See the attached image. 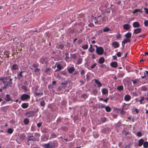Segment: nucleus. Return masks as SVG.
Segmentation results:
<instances>
[{
    "label": "nucleus",
    "mask_w": 148,
    "mask_h": 148,
    "mask_svg": "<svg viewBox=\"0 0 148 148\" xmlns=\"http://www.w3.org/2000/svg\"><path fill=\"white\" fill-rule=\"evenodd\" d=\"M12 80L9 77H4L1 78V81L4 84L3 88L5 89L8 86H11L12 84Z\"/></svg>",
    "instance_id": "f257e3e1"
},
{
    "label": "nucleus",
    "mask_w": 148,
    "mask_h": 148,
    "mask_svg": "<svg viewBox=\"0 0 148 148\" xmlns=\"http://www.w3.org/2000/svg\"><path fill=\"white\" fill-rule=\"evenodd\" d=\"M96 51L98 54L101 55L103 54L104 50L102 47H99L96 49Z\"/></svg>",
    "instance_id": "f03ea898"
},
{
    "label": "nucleus",
    "mask_w": 148,
    "mask_h": 148,
    "mask_svg": "<svg viewBox=\"0 0 148 148\" xmlns=\"http://www.w3.org/2000/svg\"><path fill=\"white\" fill-rule=\"evenodd\" d=\"M30 98L29 95L26 94H23L21 96V99L22 101L26 100L29 99Z\"/></svg>",
    "instance_id": "7ed1b4c3"
},
{
    "label": "nucleus",
    "mask_w": 148,
    "mask_h": 148,
    "mask_svg": "<svg viewBox=\"0 0 148 148\" xmlns=\"http://www.w3.org/2000/svg\"><path fill=\"white\" fill-rule=\"evenodd\" d=\"M42 146L45 148H53V145L51 143H47L42 145Z\"/></svg>",
    "instance_id": "20e7f679"
},
{
    "label": "nucleus",
    "mask_w": 148,
    "mask_h": 148,
    "mask_svg": "<svg viewBox=\"0 0 148 148\" xmlns=\"http://www.w3.org/2000/svg\"><path fill=\"white\" fill-rule=\"evenodd\" d=\"M5 100L8 101H13V100L11 99V97H10V95L9 94H7L6 95V97L5 98Z\"/></svg>",
    "instance_id": "39448f33"
},
{
    "label": "nucleus",
    "mask_w": 148,
    "mask_h": 148,
    "mask_svg": "<svg viewBox=\"0 0 148 148\" xmlns=\"http://www.w3.org/2000/svg\"><path fill=\"white\" fill-rule=\"evenodd\" d=\"M131 27V26L129 24H126L123 25V28L126 30H128Z\"/></svg>",
    "instance_id": "423d86ee"
},
{
    "label": "nucleus",
    "mask_w": 148,
    "mask_h": 148,
    "mask_svg": "<svg viewBox=\"0 0 148 148\" xmlns=\"http://www.w3.org/2000/svg\"><path fill=\"white\" fill-rule=\"evenodd\" d=\"M11 69L12 71L17 70L18 69V66L17 64H14L12 66Z\"/></svg>",
    "instance_id": "0eeeda50"
},
{
    "label": "nucleus",
    "mask_w": 148,
    "mask_h": 148,
    "mask_svg": "<svg viewBox=\"0 0 148 148\" xmlns=\"http://www.w3.org/2000/svg\"><path fill=\"white\" fill-rule=\"evenodd\" d=\"M130 38H125L123 41L122 42V45L123 47H124V45H123V44H125L128 42H130Z\"/></svg>",
    "instance_id": "6e6552de"
},
{
    "label": "nucleus",
    "mask_w": 148,
    "mask_h": 148,
    "mask_svg": "<svg viewBox=\"0 0 148 148\" xmlns=\"http://www.w3.org/2000/svg\"><path fill=\"white\" fill-rule=\"evenodd\" d=\"M111 66L113 68H116L118 64L117 62H113L110 63Z\"/></svg>",
    "instance_id": "1a4fd4ad"
},
{
    "label": "nucleus",
    "mask_w": 148,
    "mask_h": 148,
    "mask_svg": "<svg viewBox=\"0 0 148 148\" xmlns=\"http://www.w3.org/2000/svg\"><path fill=\"white\" fill-rule=\"evenodd\" d=\"M133 26L134 28H137L140 26V24L138 22H135L133 23Z\"/></svg>",
    "instance_id": "9d476101"
},
{
    "label": "nucleus",
    "mask_w": 148,
    "mask_h": 148,
    "mask_svg": "<svg viewBox=\"0 0 148 148\" xmlns=\"http://www.w3.org/2000/svg\"><path fill=\"white\" fill-rule=\"evenodd\" d=\"M141 31V28H137L134 30V33L135 34H137L140 33Z\"/></svg>",
    "instance_id": "9b49d317"
},
{
    "label": "nucleus",
    "mask_w": 148,
    "mask_h": 148,
    "mask_svg": "<svg viewBox=\"0 0 148 148\" xmlns=\"http://www.w3.org/2000/svg\"><path fill=\"white\" fill-rule=\"evenodd\" d=\"M112 45L114 48H117L119 47V44L117 42L115 41L112 43Z\"/></svg>",
    "instance_id": "f8f14e48"
},
{
    "label": "nucleus",
    "mask_w": 148,
    "mask_h": 148,
    "mask_svg": "<svg viewBox=\"0 0 148 148\" xmlns=\"http://www.w3.org/2000/svg\"><path fill=\"white\" fill-rule=\"evenodd\" d=\"M131 98V96L128 95H126L124 97V99L126 101H130Z\"/></svg>",
    "instance_id": "ddd939ff"
},
{
    "label": "nucleus",
    "mask_w": 148,
    "mask_h": 148,
    "mask_svg": "<svg viewBox=\"0 0 148 148\" xmlns=\"http://www.w3.org/2000/svg\"><path fill=\"white\" fill-rule=\"evenodd\" d=\"M75 69L73 67H71L69 68L68 69V71L70 73H72L74 71Z\"/></svg>",
    "instance_id": "4468645a"
},
{
    "label": "nucleus",
    "mask_w": 148,
    "mask_h": 148,
    "mask_svg": "<svg viewBox=\"0 0 148 148\" xmlns=\"http://www.w3.org/2000/svg\"><path fill=\"white\" fill-rule=\"evenodd\" d=\"M40 62L42 64H44L45 63L46 64L47 62V59L46 58H41L40 60Z\"/></svg>",
    "instance_id": "2eb2a0df"
},
{
    "label": "nucleus",
    "mask_w": 148,
    "mask_h": 148,
    "mask_svg": "<svg viewBox=\"0 0 148 148\" xmlns=\"http://www.w3.org/2000/svg\"><path fill=\"white\" fill-rule=\"evenodd\" d=\"M95 82L97 85V87H100L102 86V84L101 83V82H99L98 80L97 79H95Z\"/></svg>",
    "instance_id": "dca6fc26"
},
{
    "label": "nucleus",
    "mask_w": 148,
    "mask_h": 148,
    "mask_svg": "<svg viewBox=\"0 0 148 148\" xmlns=\"http://www.w3.org/2000/svg\"><path fill=\"white\" fill-rule=\"evenodd\" d=\"M24 71H21L19 73H18L17 74V77L19 79H20L21 78L23 77L22 73L24 72Z\"/></svg>",
    "instance_id": "f3484780"
},
{
    "label": "nucleus",
    "mask_w": 148,
    "mask_h": 148,
    "mask_svg": "<svg viewBox=\"0 0 148 148\" xmlns=\"http://www.w3.org/2000/svg\"><path fill=\"white\" fill-rule=\"evenodd\" d=\"M144 142V140L142 139H140L138 141V146L139 147H140L143 144Z\"/></svg>",
    "instance_id": "a211bd4d"
},
{
    "label": "nucleus",
    "mask_w": 148,
    "mask_h": 148,
    "mask_svg": "<svg viewBox=\"0 0 148 148\" xmlns=\"http://www.w3.org/2000/svg\"><path fill=\"white\" fill-rule=\"evenodd\" d=\"M56 47L58 48L62 49L64 48V45L63 44H60L59 45H57L56 46Z\"/></svg>",
    "instance_id": "6ab92c4d"
},
{
    "label": "nucleus",
    "mask_w": 148,
    "mask_h": 148,
    "mask_svg": "<svg viewBox=\"0 0 148 148\" xmlns=\"http://www.w3.org/2000/svg\"><path fill=\"white\" fill-rule=\"evenodd\" d=\"M138 12H140V13H142L143 12V11L141 9H136L133 12V13L134 14H135L136 13Z\"/></svg>",
    "instance_id": "aec40b11"
},
{
    "label": "nucleus",
    "mask_w": 148,
    "mask_h": 148,
    "mask_svg": "<svg viewBox=\"0 0 148 148\" xmlns=\"http://www.w3.org/2000/svg\"><path fill=\"white\" fill-rule=\"evenodd\" d=\"M105 61V59L103 57H102L100 58L99 59V62L101 64L103 63Z\"/></svg>",
    "instance_id": "412c9836"
},
{
    "label": "nucleus",
    "mask_w": 148,
    "mask_h": 148,
    "mask_svg": "<svg viewBox=\"0 0 148 148\" xmlns=\"http://www.w3.org/2000/svg\"><path fill=\"white\" fill-rule=\"evenodd\" d=\"M100 121L102 123L106 122L107 121V118L106 117H101L100 119Z\"/></svg>",
    "instance_id": "4be33fe9"
},
{
    "label": "nucleus",
    "mask_w": 148,
    "mask_h": 148,
    "mask_svg": "<svg viewBox=\"0 0 148 148\" xmlns=\"http://www.w3.org/2000/svg\"><path fill=\"white\" fill-rule=\"evenodd\" d=\"M45 72L47 74L50 75L51 72L50 71V69L49 68H48L46 69Z\"/></svg>",
    "instance_id": "5701e85b"
},
{
    "label": "nucleus",
    "mask_w": 148,
    "mask_h": 148,
    "mask_svg": "<svg viewBox=\"0 0 148 148\" xmlns=\"http://www.w3.org/2000/svg\"><path fill=\"white\" fill-rule=\"evenodd\" d=\"M21 106L23 108H27L28 106V105L27 103H23L22 105Z\"/></svg>",
    "instance_id": "b1692460"
},
{
    "label": "nucleus",
    "mask_w": 148,
    "mask_h": 148,
    "mask_svg": "<svg viewBox=\"0 0 148 148\" xmlns=\"http://www.w3.org/2000/svg\"><path fill=\"white\" fill-rule=\"evenodd\" d=\"M29 138L28 140V141H35L36 140V138L34 137L33 136H28Z\"/></svg>",
    "instance_id": "393cba45"
},
{
    "label": "nucleus",
    "mask_w": 148,
    "mask_h": 148,
    "mask_svg": "<svg viewBox=\"0 0 148 148\" xmlns=\"http://www.w3.org/2000/svg\"><path fill=\"white\" fill-rule=\"evenodd\" d=\"M93 136L95 138H97L99 136V134L96 132H94L93 133Z\"/></svg>",
    "instance_id": "a878e982"
},
{
    "label": "nucleus",
    "mask_w": 148,
    "mask_h": 148,
    "mask_svg": "<svg viewBox=\"0 0 148 148\" xmlns=\"http://www.w3.org/2000/svg\"><path fill=\"white\" fill-rule=\"evenodd\" d=\"M102 92L103 94L106 95L108 93V90L106 88H103L102 90Z\"/></svg>",
    "instance_id": "bb28decb"
},
{
    "label": "nucleus",
    "mask_w": 148,
    "mask_h": 148,
    "mask_svg": "<svg viewBox=\"0 0 148 148\" xmlns=\"http://www.w3.org/2000/svg\"><path fill=\"white\" fill-rule=\"evenodd\" d=\"M132 34L130 32L127 33L125 35V36L127 38H130L131 37Z\"/></svg>",
    "instance_id": "cd10ccee"
},
{
    "label": "nucleus",
    "mask_w": 148,
    "mask_h": 148,
    "mask_svg": "<svg viewBox=\"0 0 148 148\" xmlns=\"http://www.w3.org/2000/svg\"><path fill=\"white\" fill-rule=\"evenodd\" d=\"M45 101L44 100H42L41 101L40 103V105L41 106L44 107L45 105Z\"/></svg>",
    "instance_id": "c85d7f7f"
},
{
    "label": "nucleus",
    "mask_w": 148,
    "mask_h": 148,
    "mask_svg": "<svg viewBox=\"0 0 148 148\" xmlns=\"http://www.w3.org/2000/svg\"><path fill=\"white\" fill-rule=\"evenodd\" d=\"M143 147L145 148H147L148 147V143L147 142L145 141L143 143Z\"/></svg>",
    "instance_id": "c756f323"
},
{
    "label": "nucleus",
    "mask_w": 148,
    "mask_h": 148,
    "mask_svg": "<svg viewBox=\"0 0 148 148\" xmlns=\"http://www.w3.org/2000/svg\"><path fill=\"white\" fill-rule=\"evenodd\" d=\"M92 47V45H90V48L88 49L89 51L91 53L93 51L95 50Z\"/></svg>",
    "instance_id": "7c9ffc66"
},
{
    "label": "nucleus",
    "mask_w": 148,
    "mask_h": 148,
    "mask_svg": "<svg viewBox=\"0 0 148 148\" xmlns=\"http://www.w3.org/2000/svg\"><path fill=\"white\" fill-rule=\"evenodd\" d=\"M105 109L106 111L107 112H110L111 111V108L108 106H106Z\"/></svg>",
    "instance_id": "2f4dec72"
},
{
    "label": "nucleus",
    "mask_w": 148,
    "mask_h": 148,
    "mask_svg": "<svg viewBox=\"0 0 148 148\" xmlns=\"http://www.w3.org/2000/svg\"><path fill=\"white\" fill-rule=\"evenodd\" d=\"M24 122L25 124L27 125L29 123V120L27 119H25L24 120Z\"/></svg>",
    "instance_id": "473e14b6"
},
{
    "label": "nucleus",
    "mask_w": 148,
    "mask_h": 148,
    "mask_svg": "<svg viewBox=\"0 0 148 148\" xmlns=\"http://www.w3.org/2000/svg\"><path fill=\"white\" fill-rule=\"evenodd\" d=\"M123 89V86H118L117 89L119 90H122Z\"/></svg>",
    "instance_id": "72a5a7b5"
},
{
    "label": "nucleus",
    "mask_w": 148,
    "mask_h": 148,
    "mask_svg": "<svg viewBox=\"0 0 148 148\" xmlns=\"http://www.w3.org/2000/svg\"><path fill=\"white\" fill-rule=\"evenodd\" d=\"M13 130L11 128H9L8 129L7 132L8 133L10 134H11L12 133Z\"/></svg>",
    "instance_id": "f704fd0d"
},
{
    "label": "nucleus",
    "mask_w": 148,
    "mask_h": 148,
    "mask_svg": "<svg viewBox=\"0 0 148 148\" xmlns=\"http://www.w3.org/2000/svg\"><path fill=\"white\" fill-rule=\"evenodd\" d=\"M81 96L82 98L84 99H86L88 97L87 95L85 94H82V95Z\"/></svg>",
    "instance_id": "c9c22d12"
},
{
    "label": "nucleus",
    "mask_w": 148,
    "mask_h": 148,
    "mask_svg": "<svg viewBox=\"0 0 148 148\" xmlns=\"http://www.w3.org/2000/svg\"><path fill=\"white\" fill-rule=\"evenodd\" d=\"M36 95L38 97H40V96L42 95L43 94V93L42 92H41V93H37L36 92L35 93Z\"/></svg>",
    "instance_id": "e433bc0d"
},
{
    "label": "nucleus",
    "mask_w": 148,
    "mask_h": 148,
    "mask_svg": "<svg viewBox=\"0 0 148 148\" xmlns=\"http://www.w3.org/2000/svg\"><path fill=\"white\" fill-rule=\"evenodd\" d=\"M134 84L135 85L136 84H137L139 82V81L138 79H136L134 80H132Z\"/></svg>",
    "instance_id": "4c0bfd02"
},
{
    "label": "nucleus",
    "mask_w": 148,
    "mask_h": 148,
    "mask_svg": "<svg viewBox=\"0 0 148 148\" xmlns=\"http://www.w3.org/2000/svg\"><path fill=\"white\" fill-rule=\"evenodd\" d=\"M57 69H58V70H59V71H60L61 69L62 66L60 64H58L57 65Z\"/></svg>",
    "instance_id": "58836bf2"
},
{
    "label": "nucleus",
    "mask_w": 148,
    "mask_h": 148,
    "mask_svg": "<svg viewBox=\"0 0 148 148\" xmlns=\"http://www.w3.org/2000/svg\"><path fill=\"white\" fill-rule=\"evenodd\" d=\"M88 47V46L87 45H83L82 48L84 49H86Z\"/></svg>",
    "instance_id": "ea45409f"
},
{
    "label": "nucleus",
    "mask_w": 148,
    "mask_h": 148,
    "mask_svg": "<svg viewBox=\"0 0 148 148\" xmlns=\"http://www.w3.org/2000/svg\"><path fill=\"white\" fill-rule=\"evenodd\" d=\"M109 30H110V29L108 27H106L104 29H103V31L104 32H108Z\"/></svg>",
    "instance_id": "a19ab883"
},
{
    "label": "nucleus",
    "mask_w": 148,
    "mask_h": 148,
    "mask_svg": "<svg viewBox=\"0 0 148 148\" xmlns=\"http://www.w3.org/2000/svg\"><path fill=\"white\" fill-rule=\"evenodd\" d=\"M99 108H105L106 107V106L105 105L103 104H100L99 105Z\"/></svg>",
    "instance_id": "79ce46f5"
},
{
    "label": "nucleus",
    "mask_w": 148,
    "mask_h": 148,
    "mask_svg": "<svg viewBox=\"0 0 148 148\" xmlns=\"http://www.w3.org/2000/svg\"><path fill=\"white\" fill-rule=\"evenodd\" d=\"M82 61V58H79L78 60L77 63L78 64H80L81 63Z\"/></svg>",
    "instance_id": "37998d69"
},
{
    "label": "nucleus",
    "mask_w": 148,
    "mask_h": 148,
    "mask_svg": "<svg viewBox=\"0 0 148 148\" xmlns=\"http://www.w3.org/2000/svg\"><path fill=\"white\" fill-rule=\"evenodd\" d=\"M142 89L143 91H145L147 90V88L145 86H143L142 87Z\"/></svg>",
    "instance_id": "c03bdc74"
},
{
    "label": "nucleus",
    "mask_w": 148,
    "mask_h": 148,
    "mask_svg": "<svg viewBox=\"0 0 148 148\" xmlns=\"http://www.w3.org/2000/svg\"><path fill=\"white\" fill-rule=\"evenodd\" d=\"M144 24L145 26H148V20L145 21H144Z\"/></svg>",
    "instance_id": "a18cd8bd"
},
{
    "label": "nucleus",
    "mask_w": 148,
    "mask_h": 148,
    "mask_svg": "<svg viewBox=\"0 0 148 148\" xmlns=\"http://www.w3.org/2000/svg\"><path fill=\"white\" fill-rule=\"evenodd\" d=\"M122 54V53L120 52H119L116 53L117 56L119 57H120Z\"/></svg>",
    "instance_id": "49530a36"
},
{
    "label": "nucleus",
    "mask_w": 148,
    "mask_h": 148,
    "mask_svg": "<svg viewBox=\"0 0 148 148\" xmlns=\"http://www.w3.org/2000/svg\"><path fill=\"white\" fill-rule=\"evenodd\" d=\"M22 88L23 90H24L25 91H27V89L26 87L24 86H22Z\"/></svg>",
    "instance_id": "de8ad7c7"
},
{
    "label": "nucleus",
    "mask_w": 148,
    "mask_h": 148,
    "mask_svg": "<svg viewBox=\"0 0 148 148\" xmlns=\"http://www.w3.org/2000/svg\"><path fill=\"white\" fill-rule=\"evenodd\" d=\"M137 135L139 137L141 136H142V133L140 132H138L137 134Z\"/></svg>",
    "instance_id": "09e8293b"
},
{
    "label": "nucleus",
    "mask_w": 148,
    "mask_h": 148,
    "mask_svg": "<svg viewBox=\"0 0 148 148\" xmlns=\"http://www.w3.org/2000/svg\"><path fill=\"white\" fill-rule=\"evenodd\" d=\"M144 99V98L143 97H141V99L140 101V104H142V101H143Z\"/></svg>",
    "instance_id": "8fccbe9b"
},
{
    "label": "nucleus",
    "mask_w": 148,
    "mask_h": 148,
    "mask_svg": "<svg viewBox=\"0 0 148 148\" xmlns=\"http://www.w3.org/2000/svg\"><path fill=\"white\" fill-rule=\"evenodd\" d=\"M96 65H97L96 63H95V64H93L91 66V69L94 68L96 66Z\"/></svg>",
    "instance_id": "3c124183"
},
{
    "label": "nucleus",
    "mask_w": 148,
    "mask_h": 148,
    "mask_svg": "<svg viewBox=\"0 0 148 148\" xmlns=\"http://www.w3.org/2000/svg\"><path fill=\"white\" fill-rule=\"evenodd\" d=\"M144 10L147 14H148V9L146 8H144Z\"/></svg>",
    "instance_id": "603ef678"
},
{
    "label": "nucleus",
    "mask_w": 148,
    "mask_h": 148,
    "mask_svg": "<svg viewBox=\"0 0 148 148\" xmlns=\"http://www.w3.org/2000/svg\"><path fill=\"white\" fill-rule=\"evenodd\" d=\"M116 37L118 39H119L121 37V35L120 34H119L116 35Z\"/></svg>",
    "instance_id": "864d4df0"
},
{
    "label": "nucleus",
    "mask_w": 148,
    "mask_h": 148,
    "mask_svg": "<svg viewBox=\"0 0 148 148\" xmlns=\"http://www.w3.org/2000/svg\"><path fill=\"white\" fill-rule=\"evenodd\" d=\"M42 124L41 123H38L37 124V126L38 127H40L41 126Z\"/></svg>",
    "instance_id": "5fc2aeb1"
},
{
    "label": "nucleus",
    "mask_w": 148,
    "mask_h": 148,
    "mask_svg": "<svg viewBox=\"0 0 148 148\" xmlns=\"http://www.w3.org/2000/svg\"><path fill=\"white\" fill-rule=\"evenodd\" d=\"M61 74L64 75H65L66 74V73L65 72L62 71L61 72Z\"/></svg>",
    "instance_id": "6e6d98bb"
},
{
    "label": "nucleus",
    "mask_w": 148,
    "mask_h": 148,
    "mask_svg": "<svg viewBox=\"0 0 148 148\" xmlns=\"http://www.w3.org/2000/svg\"><path fill=\"white\" fill-rule=\"evenodd\" d=\"M40 70L39 69H36L34 71L35 72H39Z\"/></svg>",
    "instance_id": "4d7b16f0"
},
{
    "label": "nucleus",
    "mask_w": 148,
    "mask_h": 148,
    "mask_svg": "<svg viewBox=\"0 0 148 148\" xmlns=\"http://www.w3.org/2000/svg\"><path fill=\"white\" fill-rule=\"evenodd\" d=\"M131 146V145L130 144H129L126 146L124 148H129Z\"/></svg>",
    "instance_id": "13d9d810"
},
{
    "label": "nucleus",
    "mask_w": 148,
    "mask_h": 148,
    "mask_svg": "<svg viewBox=\"0 0 148 148\" xmlns=\"http://www.w3.org/2000/svg\"><path fill=\"white\" fill-rule=\"evenodd\" d=\"M72 58L74 59H75L76 58V56L75 54H73L72 56Z\"/></svg>",
    "instance_id": "bf43d9fd"
},
{
    "label": "nucleus",
    "mask_w": 148,
    "mask_h": 148,
    "mask_svg": "<svg viewBox=\"0 0 148 148\" xmlns=\"http://www.w3.org/2000/svg\"><path fill=\"white\" fill-rule=\"evenodd\" d=\"M80 73H81V75H83L84 74V70H82L81 72H80Z\"/></svg>",
    "instance_id": "052dcab7"
},
{
    "label": "nucleus",
    "mask_w": 148,
    "mask_h": 148,
    "mask_svg": "<svg viewBox=\"0 0 148 148\" xmlns=\"http://www.w3.org/2000/svg\"><path fill=\"white\" fill-rule=\"evenodd\" d=\"M123 76V75L122 74H120L118 75V77H122Z\"/></svg>",
    "instance_id": "680f3d73"
},
{
    "label": "nucleus",
    "mask_w": 148,
    "mask_h": 148,
    "mask_svg": "<svg viewBox=\"0 0 148 148\" xmlns=\"http://www.w3.org/2000/svg\"><path fill=\"white\" fill-rule=\"evenodd\" d=\"M108 99H109L108 98H107L103 100V101H104L105 102L107 103V101L108 100Z\"/></svg>",
    "instance_id": "e2e57ef3"
},
{
    "label": "nucleus",
    "mask_w": 148,
    "mask_h": 148,
    "mask_svg": "<svg viewBox=\"0 0 148 148\" xmlns=\"http://www.w3.org/2000/svg\"><path fill=\"white\" fill-rule=\"evenodd\" d=\"M51 136H52V138H54L56 137V135L54 134H52L51 135Z\"/></svg>",
    "instance_id": "0e129e2a"
},
{
    "label": "nucleus",
    "mask_w": 148,
    "mask_h": 148,
    "mask_svg": "<svg viewBox=\"0 0 148 148\" xmlns=\"http://www.w3.org/2000/svg\"><path fill=\"white\" fill-rule=\"evenodd\" d=\"M36 136L39 137L40 136V134L38 133H36L35 134Z\"/></svg>",
    "instance_id": "69168bd1"
},
{
    "label": "nucleus",
    "mask_w": 148,
    "mask_h": 148,
    "mask_svg": "<svg viewBox=\"0 0 148 148\" xmlns=\"http://www.w3.org/2000/svg\"><path fill=\"white\" fill-rule=\"evenodd\" d=\"M37 65L36 64H33V67L34 68L36 67Z\"/></svg>",
    "instance_id": "338daca9"
},
{
    "label": "nucleus",
    "mask_w": 148,
    "mask_h": 148,
    "mask_svg": "<svg viewBox=\"0 0 148 148\" xmlns=\"http://www.w3.org/2000/svg\"><path fill=\"white\" fill-rule=\"evenodd\" d=\"M81 130L83 132H84L85 131V130L84 129V127L81 128Z\"/></svg>",
    "instance_id": "774afa93"
}]
</instances>
